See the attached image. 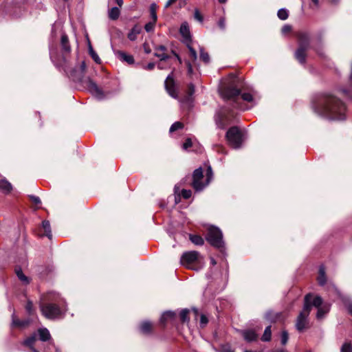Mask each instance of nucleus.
Segmentation results:
<instances>
[{
	"instance_id": "obj_32",
	"label": "nucleus",
	"mask_w": 352,
	"mask_h": 352,
	"mask_svg": "<svg viewBox=\"0 0 352 352\" xmlns=\"http://www.w3.org/2000/svg\"><path fill=\"white\" fill-rule=\"evenodd\" d=\"M200 59L206 64L210 63V58L208 52H205L203 47L199 48Z\"/></svg>"
},
{
	"instance_id": "obj_50",
	"label": "nucleus",
	"mask_w": 352,
	"mask_h": 352,
	"mask_svg": "<svg viewBox=\"0 0 352 352\" xmlns=\"http://www.w3.org/2000/svg\"><path fill=\"white\" fill-rule=\"evenodd\" d=\"M218 25L220 28L221 30H225L226 29V19L224 17H221L219 19L218 21Z\"/></svg>"
},
{
	"instance_id": "obj_33",
	"label": "nucleus",
	"mask_w": 352,
	"mask_h": 352,
	"mask_svg": "<svg viewBox=\"0 0 352 352\" xmlns=\"http://www.w3.org/2000/svg\"><path fill=\"white\" fill-rule=\"evenodd\" d=\"M342 300L344 306L347 308L349 314L352 315V300L346 296L342 297Z\"/></svg>"
},
{
	"instance_id": "obj_41",
	"label": "nucleus",
	"mask_w": 352,
	"mask_h": 352,
	"mask_svg": "<svg viewBox=\"0 0 352 352\" xmlns=\"http://www.w3.org/2000/svg\"><path fill=\"white\" fill-rule=\"evenodd\" d=\"M183 128V124L180 122H174L170 127L169 131L170 133L174 132L178 129Z\"/></svg>"
},
{
	"instance_id": "obj_37",
	"label": "nucleus",
	"mask_w": 352,
	"mask_h": 352,
	"mask_svg": "<svg viewBox=\"0 0 352 352\" xmlns=\"http://www.w3.org/2000/svg\"><path fill=\"white\" fill-rule=\"evenodd\" d=\"M188 313H189V310L187 309H184L180 311L179 317H180L181 320L183 322H186L189 321V318L188 316Z\"/></svg>"
},
{
	"instance_id": "obj_5",
	"label": "nucleus",
	"mask_w": 352,
	"mask_h": 352,
	"mask_svg": "<svg viewBox=\"0 0 352 352\" xmlns=\"http://www.w3.org/2000/svg\"><path fill=\"white\" fill-rule=\"evenodd\" d=\"M312 294H307L304 298L302 310L300 312L296 322V328L299 332L303 331L308 328V316L311 310V298Z\"/></svg>"
},
{
	"instance_id": "obj_10",
	"label": "nucleus",
	"mask_w": 352,
	"mask_h": 352,
	"mask_svg": "<svg viewBox=\"0 0 352 352\" xmlns=\"http://www.w3.org/2000/svg\"><path fill=\"white\" fill-rule=\"evenodd\" d=\"M199 256V253L197 251L186 252L182 255L180 263L187 268L197 271L199 268L195 267L194 265L198 261Z\"/></svg>"
},
{
	"instance_id": "obj_23",
	"label": "nucleus",
	"mask_w": 352,
	"mask_h": 352,
	"mask_svg": "<svg viewBox=\"0 0 352 352\" xmlns=\"http://www.w3.org/2000/svg\"><path fill=\"white\" fill-rule=\"evenodd\" d=\"M186 45L189 51V59L188 60H190V63L192 62L193 63H195L197 59V54L196 50L191 45V43H187L186 44Z\"/></svg>"
},
{
	"instance_id": "obj_21",
	"label": "nucleus",
	"mask_w": 352,
	"mask_h": 352,
	"mask_svg": "<svg viewBox=\"0 0 352 352\" xmlns=\"http://www.w3.org/2000/svg\"><path fill=\"white\" fill-rule=\"evenodd\" d=\"M15 273L17 278L22 282L23 284L28 285L30 283V278L23 273L21 267H16Z\"/></svg>"
},
{
	"instance_id": "obj_29",
	"label": "nucleus",
	"mask_w": 352,
	"mask_h": 352,
	"mask_svg": "<svg viewBox=\"0 0 352 352\" xmlns=\"http://www.w3.org/2000/svg\"><path fill=\"white\" fill-rule=\"evenodd\" d=\"M42 227H43V228L44 229V230L45 232V235L49 239H51L52 235V230H51V227H50V221H47V220H44L42 222Z\"/></svg>"
},
{
	"instance_id": "obj_48",
	"label": "nucleus",
	"mask_w": 352,
	"mask_h": 352,
	"mask_svg": "<svg viewBox=\"0 0 352 352\" xmlns=\"http://www.w3.org/2000/svg\"><path fill=\"white\" fill-rule=\"evenodd\" d=\"M25 309L30 315L32 314L33 310V303L31 300L28 301L27 305L25 306Z\"/></svg>"
},
{
	"instance_id": "obj_4",
	"label": "nucleus",
	"mask_w": 352,
	"mask_h": 352,
	"mask_svg": "<svg viewBox=\"0 0 352 352\" xmlns=\"http://www.w3.org/2000/svg\"><path fill=\"white\" fill-rule=\"evenodd\" d=\"M241 82L239 78L234 77L230 84L221 90V95L224 100H229L233 101V107L236 109L241 110H246L250 107H242L239 102V96L241 92Z\"/></svg>"
},
{
	"instance_id": "obj_12",
	"label": "nucleus",
	"mask_w": 352,
	"mask_h": 352,
	"mask_svg": "<svg viewBox=\"0 0 352 352\" xmlns=\"http://www.w3.org/2000/svg\"><path fill=\"white\" fill-rule=\"evenodd\" d=\"M203 177V169L201 167H199L193 171L192 186L195 191H201L207 186L206 185V183L204 184L202 182Z\"/></svg>"
},
{
	"instance_id": "obj_45",
	"label": "nucleus",
	"mask_w": 352,
	"mask_h": 352,
	"mask_svg": "<svg viewBox=\"0 0 352 352\" xmlns=\"http://www.w3.org/2000/svg\"><path fill=\"white\" fill-rule=\"evenodd\" d=\"M186 67H187V73H188V75L191 77L192 74H193V69H192V63L190 62V60H186Z\"/></svg>"
},
{
	"instance_id": "obj_52",
	"label": "nucleus",
	"mask_w": 352,
	"mask_h": 352,
	"mask_svg": "<svg viewBox=\"0 0 352 352\" xmlns=\"http://www.w3.org/2000/svg\"><path fill=\"white\" fill-rule=\"evenodd\" d=\"M30 198L35 205H39L41 204L40 198L35 195H30Z\"/></svg>"
},
{
	"instance_id": "obj_31",
	"label": "nucleus",
	"mask_w": 352,
	"mask_h": 352,
	"mask_svg": "<svg viewBox=\"0 0 352 352\" xmlns=\"http://www.w3.org/2000/svg\"><path fill=\"white\" fill-rule=\"evenodd\" d=\"M157 6L155 3H153L150 5L149 11L151 14V16L152 20L154 21H157Z\"/></svg>"
},
{
	"instance_id": "obj_51",
	"label": "nucleus",
	"mask_w": 352,
	"mask_h": 352,
	"mask_svg": "<svg viewBox=\"0 0 352 352\" xmlns=\"http://www.w3.org/2000/svg\"><path fill=\"white\" fill-rule=\"evenodd\" d=\"M192 146V141L190 138L186 140L185 142L182 145V148L184 150H187L188 148Z\"/></svg>"
},
{
	"instance_id": "obj_62",
	"label": "nucleus",
	"mask_w": 352,
	"mask_h": 352,
	"mask_svg": "<svg viewBox=\"0 0 352 352\" xmlns=\"http://www.w3.org/2000/svg\"><path fill=\"white\" fill-rule=\"evenodd\" d=\"M116 1V3L120 6L121 7L123 4V1L122 0H115Z\"/></svg>"
},
{
	"instance_id": "obj_13",
	"label": "nucleus",
	"mask_w": 352,
	"mask_h": 352,
	"mask_svg": "<svg viewBox=\"0 0 352 352\" xmlns=\"http://www.w3.org/2000/svg\"><path fill=\"white\" fill-rule=\"evenodd\" d=\"M87 87L91 94L98 100H103L105 98V94L102 90L90 79L88 80Z\"/></svg>"
},
{
	"instance_id": "obj_30",
	"label": "nucleus",
	"mask_w": 352,
	"mask_h": 352,
	"mask_svg": "<svg viewBox=\"0 0 352 352\" xmlns=\"http://www.w3.org/2000/svg\"><path fill=\"white\" fill-rule=\"evenodd\" d=\"M189 238L191 242L197 245H201L204 243V239L199 235L190 234Z\"/></svg>"
},
{
	"instance_id": "obj_22",
	"label": "nucleus",
	"mask_w": 352,
	"mask_h": 352,
	"mask_svg": "<svg viewBox=\"0 0 352 352\" xmlns=\"http://www.w3.org/2000/svg\"><path fill=\"white\" fill-rule=\"evenodd\" d=\"M12 325L16 327H25L30 324L29 320H21L17 319L14 314H12Z\"/></svg>"
},
{
	"instance_id": "obj_53",
	"label": "nucleus",
	"mask_w": 352,
	"mask_h": 352,
	"mask_svg": "<svg viewBox=\"0 0 352 352\" xmlns=\"http://www.w3.org/2000/svg\"><path fill=\"white\" fill-rule=\"evenodd\" d=\"M154 49H155V52H164L167 50L166 47L164 45H156V46H155Z\"/></svg>"
},
{
	"instance_id": "obj_26",
	"label": "nucleus",
	"mask_w": 352,
	"mask_h": 352,
	"mask_svg": "<svg viewBox=\"0 0 352 352\" xmlns=\"http://www.w3.org/2000/svg\"><path fill=\"white\" fill-rule=\"evenodd\" d=\"M36 341V338L35 336H31L24 341V344L30 347V352H39L34 347V344Z\"/></svg>"
},
{
	"instance_id": "obj_56",
	"label": "nucleus",
	"mask_w": 352,
	"mask_h": 352,
	"mask_svg": "<svg viewBox=\"0 0 352 352\" xmlns=\"http://www.w3.org/2000/svg\"><path fill=\"white\" fill-rule=\"evenodd\" d=\"M292 30V28L290 25H285L283 28H282V32L283 34H285V33H287L289 32H290Z\"/></svg>"
},
{
	"instance_id": "obj_19",
	"label": "nucleus",
	"mask_w": 352,
	"mask_h": 352,
	"mask_svg": "<svg viewBox=\"0 0 352 352\" xmlns=\"http://www.w3.org/2000/svg\"><path fill=\"white\" fill-rule=\"evenodd\" d=\"M141 31H142L141 26H140L138 25H134L128 34V36H127L128 38L132 41L136 40L137 36L139 34H140Z\"/></svg>"
},
{
	"instance_id": "obj_3",
	"label": "nucleus",
	"mask_w": 352,
	"mask_h": 352,
	"mask_svg": "<svg viewBox=\"0 0 352 352\" xmlns=\"http://www.w3.org/2000/svg\"><path fill=\"white\" fill-rule=\"evenodd\" d=\"M39 307L43 316L50 320L63 318L67 311L65 300L58 293L54 292L42 296Z\"/></svg>"
},
{
	"instance_id": "obj_24",
	"label": "nucleus",
	"mask_w": 352,
	"mask_h": 352,
	"mask_svg": "<svg viewBox=\"0 0 352 352\" xmlns=\"http://www.w3.org/2000/svg\"><path fill=\"white\" fill-rule=\"evenodd\" d=\"M318 281L320 285H324L327 282V278L325 275V268L323 265H321L319 268V274L318 277Z\"/></svg>"
},
{
	"instance_id": "obj_2",
	"label": "nucleus",
	"mask_w": 352,
	"mask_h": 352,
	"mask_svg": "<svg viewBox=\"0 0 352 352\" xmlns=\"http://www.w3.org/2000/svg\"><path fill=\"white\" fill-rule=\"evenodd\" d=\"M313 109L318 115L330 120H344L346 118L345 104L331 92L318 95L313 101Z\"/></svg>"
},
{
	"instance_id": "obj_57",
	"label": "nucleus",
	"mask_w": 352,
	"mask_h": 352,
	"mask_svg": "<svg viewBox=\"0 0 352 352\" xmlns=\"http://www.w3.org/2000/svg\"><path fill=\"white\" fill-rule=\"evenodd\" d=\"M195 93V87L192 84L188 85V95L192 96Z\"/></svg>"
},
{
	"instance_id": "obj_47",
	"label": "nucleus",
	"mask_w": 352,
	"mask_h": 352,
	"mask_svg": "<svg viewBox=\"0 0 352 352\" xmlns=\"http://www.w3.org/2000/svg\"><path fill=\"white\" fill-rule=\"evenodd\" d=\"M194 17L196 20H197L200 23H202L204 21V18H203L202 15L201 14V13L199 12L198 9L195 10Z\"/></svg>"
},
{
	"instance_id": "obj_28",
	"label": "nucleus",
	"mask_w": 352,
	"mask_h": 352,
	"mask_svg": "<svg viewBox=\"0 0 352 352\" xmlns=\"http://www.w3.org/2000/svg\"><path fill=\"white\" fill-rule=\"evenodd\" d=\"M120 14V9L118 7L111 8L108 12L109 18L111 20H116Z\"/></svg>"
},
{
	"instance_id": "obj_1",
	"label": "nucleus",
	"mask_w": 352,
	"mask_h": 352,
	"mask_svg": "<svg viewBox=\"0 0 352 352\" xmlns=\"http://www.w3.org/2000/svg\"><path fill=\"white\" fill-rule=\"evenodd\" d=\"M72 49L68 36L65 34L61 35L60 52L50 48V56L52 61L56 68L63 70L74 81L82 82L86 69L85 61H82L79 66L72 67L70 61Z\"/></svg>"
},
{
	"instance_id": "obj_20",
	"label": "nucleus",
	"mask_w": 352,
	"mask_h": 352,
	"mask_svg": "<svg viewBox=\"0 0 352 352\" xmlns=\"http://www.w3.org/2000/svg\"><path fill=\"white\" fill-rule=\"evenodd\" d=\"M12 189V184L6 179H0V190L5 194H8Z\"/></svg>"
},
{
	"instance_id": "obj_38",
	"label": "nucleus",
	"mask_w": 352,
	"mask_h": 352,
	"mask_svg": "<svg viewBox=\"0 0 352 352\" xmlns=\"http://www.w3.org/2000/svg\"><path fill=\"white\" fill-rule=\"evenodd\" d=\"M277 15L280 20H286L288 18V11L285 8H281L278 10Z\"/></svg>"
},
{
	"instance_id": "obj_16",
	"label": "nucleus",
	"mask_w": 352,
	"mask_h": 352,
	"mask_svg": "<svg viewBox=\"0 0 352 352\" xmlns=\"http://www.w3.org/2000/svg\"><path fill=\"white\" fill-rule=\"evenodd\" d=\"M176 318V314L171 311H167L162 314L160 322L162 326H165L168 322H172Z\"/></svg>"
},
{
	"instance_id": "obj_8",
	"label": "nucleus",
	"mask_w": 352,
	"mask_h": 352,
	"mask_svg": "<svg viewBox=\"0 0 352 352\" xmlns=\"http://www.w3.org/2000/svg\"><path fill=\"white\" fill-rule=\"evenodd\" d=\"M234 117V113L230 111L229 108L221 107L214 115V121L217 128L225 129Z\"/></svg>"
},
{
	"instance_id": "obj_46",
	"label": "nucleus",
	"mask_w": 352,
	"mask_h": 352,
	"mask_svg": "<svg viewBox=\"0 0 352 352\" xmlns=\"http://www.w3.org/2000/svg\"><path fill=\"white\" fill-rule=\"evenodd\" d=\"M192 195V191L190 190L183 189L182 190V196L183 198L188 199Z\"/></svg>"
},
{
	"instance_id": "obj_59",
	"label": "nucleus",
	"mask_w": 352,
	"mask_h": 352,
	"mask_svg": "<svg viewBox=\"0 0 352 352\" xmlns=\"http://www.w3.org/2000/svg\"><path fill=\"white\" fill-rule=\"evenodd\" d=\"M143 47H144V52H145V53H146V54H150V53H151V49L147 46V45H146V44H144Z\"/></svg>"
},
{
	"instance_id": "obj_25",
	"label": "nucleus",
	"mask_w": 352,
	"mask_h": 352,
	"mask_svg": "<svg viewBox=\"0 0 352 352\" xmlns=\"http://www.w3.org/2000/svg\"><path fill=\"white\" fill-rule=\"evenodd\" d=\"M243 338L248 342L254 341L257 338V334L252 330H247L243 333Z\"/></svg>"
},
{
	"instance_id": "obj_54",
	"label": "nucleus",
	"mask_w": 352,
	"mask_h": 352,
	"mask_svg": "<svg viewBox=\"0 0 352 352\" xmlns=\"http://www.w3.org/2000/svg\"><path fill=\"white\" fill-rule=\"evenodd\" d=\"M221 351L222 352H234L230 346L228 344H225L221 346Z\"/></svg>"
},
{
	"instance_id": "obj_44",
	"label": "nucleus",
	"mask_w": 352,
	"mask_h": 352,
	"mask_svg": "<svg viewBox=\"0 0 352 352\" xmlns=\"http://www.w3.org/2000/svg\"><path fill=\"white\" fill-rule=\"evenodd\" d=\"M341 352H352V345L346 342L341 347Z\"/></svg>"
},
{
	"instance_id": "obj_34",
	"label": "nucleus",
	"mask_w": 352,
	"mask_h": 352,
	"mask_svg": "<svg viewBox=\"0 0 352 352\" xmlns=\"http://www.w3.org/2000/svg\"><path fill=\"white\" fill-rule=\"evenodd\" d=\"M271 326H267L263 333L261 340L264 342H268L271 340Z\"/></svg>"
},
{
	"instance_id": "obj_60",
	"label": "nucleus",
	"mask_w": 352,
	"mask_h": 352,
	"mask_svg": "<svg viewBox=\"0 0 352 352\" xmlns=\"http://www.w3.org/2000/svg\"><path fill=\"white\" fill-rule=\"evenodd\" d=\"M176 0H168L165 5V8H168L170 5H172Z\"/></svg>"
},
{
	"instance_id": "obj_55",
	"label": "nucleus",
	"mask_w": 352,
	"mask_h": 352,
	"mask_svg": "<svg viewBox=\"0 0 352 352\" xmlns=\"http://www.w3.org/2000/svg\"><path fill=\"white\" fill-rule=\"evenodd\" d=\"M155 66L154 63H149L148 65L143 66V69L146 70H153Z\"/></svg>"
},
{
	"instance_id": "obj_36",
	"label": "nucleus",
	"mask_w": 352,
	"mask_h": 352,
	"mask_svg": "<svg viewBox=\"0 0 352 352\" xmlns=\"http://www.w3.org/2000/svg\"><path fill=\"white\" fill-rule=\"evenodd\" d=\"M89 53L90 54V56H91V58H93V60L96 63H100V57L98 56V55L97 54V53L94 50V49L92 48V47L91 45H89Z\"/></svg>"
},
{
	"instance_id": "obj_40",
	"label": "nucleus",
	"mask_w": 352,
	"mask_h": 352,
	"mask_svg": "<svg viewBox=\"0 0 352 352\" xmlns=\"http://www.w3.org/2000/svg\"><path fill=\"white\" fill-rule=\"evenodd\" d=\"M213 173L212 169L210 166H209L206 169V185H208L210 181L212 179Z\"/></svg>"
},
{
	"instance_id": "obj_6",
	"label": "nucleus",
	"mask_w": 352,
	"mask_h": 352,
	"mask_svg": "<svg viewBox=\"0 0 352 352\" xmlns=\"http://www.w3.org/2000/svg\"><path fill=\"white\" fill-rule=\"evenodd\" d=\"M298 38L299 46L294 54V56L300 64L304 65L306 63L305 52L309 47V34L307 32H299Z\"/></svg>"
},
{
	"instance_id": "obj_14",
	"label": "nucleus",
	"mask_w": 352,
	"mask_h": 352,
	"mask_svg": "<svg viewBox=\"0 0 352 352\" xmlns=\"http://www.w3.org/2000/svg\"><path fill=\"white\" fill-rule=\"evenodd\" d=\"M165 88L168 93V94L176 98L177 97L176 89L175 87V82L173 78V72H171L167 77L164 82Z\"/></svg>"
},
{
	"instance_id": "obj_39",
	"label": "nucleus",
	"mask_w": 352,
	"mask_h": 352,
	"mask_svg": "<svg viewBox=\"0 0 352 352\" xmlns=\"http://www.w3.org/2000/svg\"><path fill=\"white\" fill-rule=\"evenodd\" d=\"M154 56L159 58L160 62L166 61V60H168L170 58V56L165 54L164 52H155L154 53Z\"/></svg>"
},
{
	"instance_id": "obj_42",
	"label": "nucleus",
	"mask_w": 352,
	"mask_h": 352,
	"mask_svg": "<svg viewBox=\"0 0 352 352\" xmlns=\"http://www.w3.org/2000/svg\"><path fill=\"white\" fill-rule=\"evenodd\" d=\"M155 23H156V21H154L153 20H152V21H150V22L147 23L144 25L145 30L147 32H153L154 30V28H155Z\"/></svg>"
},
{
	"instance_id": "obj_11",
	"label": "nucleus",
	"mask_w": 352,
	"mask_h": 352,
	"mask_svg": "<svg viewBox=\"0 0 352 352\" xmlns=\"http://www.w3.org/2000/svg\"><path fill=\"white\" fill-rule=\"evenodd\" d=\"M322 302L323 300L320 296H314L312 294V298H311V307H315L318 309L316 318L318 320L322 319L330 310V305H323Z\"/></svg>"
},
{
	"instance_id": "obj_27",
	"label": "nucleus",
	"mask_w": 352,
	"mask_h": 352,
	"mask_svg": "<svg viewBox=\"0 0 352 352\" xmlns=\"http://www.w3.org/2000/svg\"><path fill=\"white\" fill-rule=\"evenodd\" d=\"M38 336L39 339L43 342L49 340L51 337L50 331L46 328L40 329L38 330Z\"/></svg>"
},
{
	"instance_id": "obj_7",
	"label": "nucleus",
	"mask_w": 352,
	"mask_h": 352,
	"mask_svg": "<svg viewBox=\"0 0 352 352\" xmlns=\"http://www.w3.org/2000/svg\"><path fill=\"white\" fill-rule=\"evenodd\" d=\"M226 137L229 145L235 149L241 148L245 139L244 133L236 126L230 128Z\"/></svg>"
},
{
	"instance_id": "obj_9",
	"label": "nucleus",
	"mask_w": 352,
	"mask_h": 352,
	"mask_svg": "<svg viewBox=\"0 0 352 352\" xmlns=\"http://www.w3.org/2000/svg\"><path fill=\"white\" fill-rule=\"evenodd\" d=\"M206 240L212 246L216 248L221 249L224 247L223 234L217 227L211 226L209 228Z\"/></svg>"
},
{
	"instance_id": "obj_35",
	"label": "nucleus",
	"mask_w": 352,
	"mask_h": 352,
	"mask_svg": "<svg viewBox=\"0 0 352 352\" xmlns=\"http://www.w3.org/2000/svg\"><path fill=\"white\" fill-rule=\"evenodd\" d=\"M241 98L246 102H252V105H254L256 104L254 96L250 93H243L241 94Z\"/></svg>"
},
{
	"instance_id": "obj_61",
	"label": "nucleus",
	"mask_w": 352,
	"mask_h": 352,
	"mask_svg": "<svg viewBox=\"0 0 352 352\" xmlns=\"http://www.w3.org/2000/svg\"><path fill=\"white\" fill-rule=\"evenodd\" d=\"M157 67L158 69H164L165 68H166V67L165 65H164L163 63L162 62H160L158 64H157Z\"/></svg>"
},
{
	"instance_id": "obj_63",
	"label": "nucleus",
	"mask_w": 352,
	"mask_h": 352,
	"mask_svg": "<svg viewBox=\"0 0 352 352\" xmlns=\"http://www.w3.org/2000/svg\"><path fill=\"white\" fill-rule=\"evenodd\" d=\"M270 315H271V312H267V313H266V314H265V318H266L267 319H268V320H272V319H271V317H270Z\"/></svg>"
},
{
	"instance_id": "obj_15",
	"label": "nucleus",
	"mask_w": 352,
	"mask_h": 352,
	"mask_svg": "<svg viewBox=\"0 0 352 352\" xmlns=\"http://www.w3.org/2000/svg\"><path fill=\"white\" fill-rule=\"evenodd\" d=\"M179 33L182 36V42L184 43L187 44L192 43L190 28L187 22L182 23L179 28Z\"/></svg>"
},
{
	"instance_id": "obj_49",
	"label": "nucleus",
	"mask_w": 352,
	"mask_h": 352,
	"mask_svg": "<svg viewBox=\"0 0 352 352\" xmlns=\"http://www.w3.org/2000/svg\"><path fill=\"white\" fill-rule=\"evenodd\" d=\"M208 322V320L207 317L205 315L202 314L200 318V326L201 327H204L207 324Z\"/></svg>"
},
{
	"instance_id": "obj_64",
	"label": "nucleus",
	"mask_w": 352,
	"mask_h": 352,
	"mask_svg": "<svg viewBox=\"0 0 352 352\" xmlns=\"http://www.w3.org/2000/svg\"><path fill=\"white\" fill-rule=\"evenodd\" d=\"M210 263L212 265H216V261L214 260V258H210Z\"/></svg>"
},
{
	"instance_id": "obj_58",
	"label": "nucleus",
	"mask_w": 352,
	"mask_h": 352,
	"mask_svg": "<svg viewBox=\"0 0 352 352\" xmlns=\"http://www.w3.org/2000/svg\"><path fill=\"white\" fill-rule=\"evenodd\" d=\"M344 95L347 96L349 98H352V94L346 89L340 90Z\"/></svg>"
},
{
	"instance_id": "obj_18",
	"label": "nucleus",
	"mask_w": 352,
	"mask_h": 352,
	"mask_svg": "<svg viewBox=\"0 0 352 352\" xmlns=\"http://www.w3.org/2000/svg\"><path fill=\"white\" fill-rule=\"evenodd\" d=\"M117 56L120 60L126 62L129 65L134 63V58L132 55L127 54L126 53L122 51H118L117 52Z\"/></svg>"
},
{
	"instance_id": "obj_17",
	"label": "nucleus",
	"mask_w": 352,
	"mask_h": 352,
	"mask_svg": "<svg viewBox=\"0 0 352 352\" xmlns=\"http://www.w3.org/2000/svg\"><path fill=\"white\" fill-rule=\"evenodd\" d=\"M152 323L148 320L142 321L139 326L140 331L143 334H150L152 331Z\"/></svg>"
},
{
	"instance_id": "obj_43",
	"label": "nucleus",
	"mask_w": 352,
	"mask_h": 352,
	"mask_svg": "<svg viewBox=\"0 0 352 352\" xmlns=\"http://www.w3.org/2000/svg\"><path fill=\"white\" fill-rule=\"evenodd\" d=\"M289 335L287 331H283L281 333L280 342L283 345H285L288 341Z\"/></svg>"
}]
</instances>
